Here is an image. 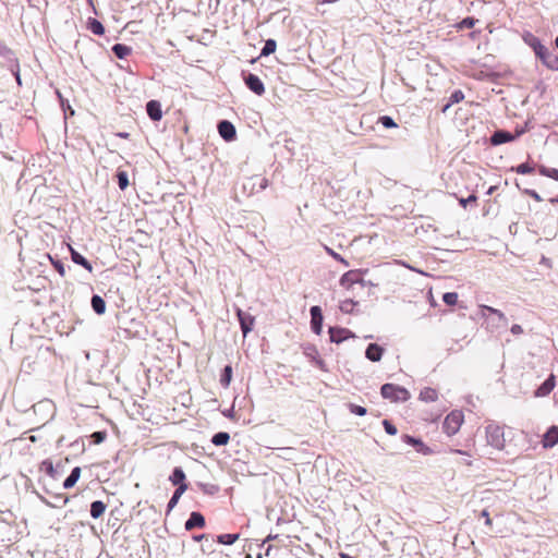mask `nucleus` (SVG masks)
Here are the masks:
<instances>
[{"mask_svg":"<svg viewBox=\"0 0 558 558\" xmlns=\"http://www.w3.org/2000/svg\"><path fill=\"white\" fill-rule=\"evenodd\" d=\"M229 440H230V435L227 432L216 433L211 438V442L215 446H225L229 442Z\"/></svg>","mask_w":558,"mask_h":558,"instance_id":"nucleus-30","label":"nucleus"},{"mask_svg":"<svg viewBox=\"0 0 558 558\" xmlns=\"http://www.w3.org/2000/svg\"><path fill=\"white\" fill-rule=\"evenodd\" d=\"M463 99H464L463 92L460 89L454 90L449 98V102L445 106L442 111L445 112L450 106H452L453 104H458V102L462 101Z\"/></svg>","mask_w":558,"mask_h":558,"instance_id":"nucleus-32","label":"nucleus"},{"mask_svg":"<svg viewBox=\"0 0 558 558\" xmlns=\"http://www.w3.org/2000/svg\"><path fill=\"white\" fill-rule=\"evenodd\" d=\"M186 489H187V485H181V486L177 487V489L174 490L172 497L170 498V500L167 505L168 512L171 511L177 506L180 497Z\"/></svg>","mask_w":558,"mask_h":558,"instance_id":"nucleus-23","label":"nucleus"},{"mask_svg":"<svg viewBox=\"0 0 558 558\" xmlns=\"http://www.w3.org/2000/svg\"><path fill=\"white\" fill-rule=\"evenodd\" d=\"M117 136H119L121 138H129L130 134L126 132H119V133H117Z\"/></svg>","mask_w":558,"mask_h":558,"instance_id":"nucleus-52","label":"nucleus"},{"mask_svg":"<svg viewBox=\"0 0 558 558\" xmlns=\"http://www.w3.org/2000/svg\"><path fill=\"white\" fill-rule=\"evenodd\" d=\"M536 56L543 61V63L550 70H558V56L553 50L548 49L542 44L534 47Z\"/></svg>","mask_w":558,"mask_h":558,"instance_id":"nucleus-5","label":"nucleus"},{"mask_svg":"<svg viewBox=\"0 0 558 558\" xmlns=\"http://www.w3.org/2000/svg\"><path fill=\"white\" fill-rule=\"evenodd\" d=\"M356 284L362 289L365 287L363 271L360 269H352L344 272L339 280V286L347 292H352Z\"/></svg>","mask_w":558,"mask_h":558,"instance_id":"nucleus-1","label":"nucleus"},{"mask_svg":"<svg viewBox=\"0 0 558 558\" xmlns=\"http://www.w3.org/2000/svg\"><path fill=\"white\" fill-rule=\"evenodd\" d=\"M521 134H523V130L517 131L514 134L507 132V131H501V130L496 131L490 137V143L493 145H501V144L514 141Z\"/></svg>","mask_w":558,"mask_h":558,"instance_id":"nucleus-8","label":"nucleus"},{"mask_svg":"<svg viewBox=\"0 0 558 558\" xmlns=\"http://www.w3.org/2000/svg\"><path fill=\"white\" fill-rule=\"evenodd\" d=\"M550 204H558V195L549 199Z\"/></svg>","mask_w":558,"mask_h":558,"instance_id":"nucleus-55","label":"nucleus"},{"mask_svg":"<svg viewBox=\"0 0 558 558\" xmlns=\"http://www.w3.org/2000/svg\"><path fill=\"white\" fill-rule=\"evenodd\" d=\"M106 505L101 500H95L90 505V515L94 519L100 518L106 511Z\"/></svg>","mask_w":558,"mask_h":558,"instance_id":"nucleus-24","label":"nucleus"},{"mask_svg":"<svg viewBox=\"0 0 558 558\" xmlns=\"http://www.w3.org/2000/svg\"><path fill=\"white\" fill-rule=\"evenodd\" d=\"M232 412H233V410L231 409V410H229L228 412H225L223 414H225L226 416H228V417H231V416H232Z\"/></svg>","mask_w":558,"mask_h":558,"instance_id":"nucleus-56","label":"nucleus"},{"mask_svg":"<svg viewBox=\"0 0 558 558\" xmlns=\"http://www.w3.org/2000/svg\"><path fill=\"white\" fill-rule=\"evenodd\" d=\"M373 336H365V339H372Z\"/></svg>","mask_w":558,"mask_h":558,"instance_id":"nucleus-60","label":"nucleus"},{"mask_svg":"<svg viewBox=\"0 0 558 558\" xmlns=\"http://www.w3.org/2000/svg\"><path fill=\"white\" fill-rule=\"evenodd\" d=\"M383 426L387 434L389 435H396L397 434V427L388 420L383 421Z\"/></svg>","mask_w":558,"mask_h":558,"instance_id":"nucleus-45","label":"nucleus"},{"mask_svg":"<svg viewBox=\"0 0 558 558\" xmlns=\"http://www.w3.org/2000/svg\"><path fill=\"white\" fill-rule=\"evenodd\" d=\"M481 317L492 326H499L500 324L507 325V318L502 312H500L497 308L487 306V305H481Z\"/></svg>","mask_w":558,"mask_h":558,"instance_id":"nucleus-3","label":"nucleus"},{"mask_svg":"<svg viewBox=\"0 0 558 558\" xmlns=\"http://www.w3.org/2000/svg\"><path fill=\"white\" fill-rule=\"evenodd\" d=\"M555 44H556V47L558 48V36H557V38L555 40Z\"/></svg>","mask_w":558,"mask_h":558,"instance_id":"nucleus-58","label":"nucleus"},{"mask_svg":"<svg viewBox=\"0 0 558 558\" xmlns=\"http://www.w3.org/2000/svg\"><path fill=\"white\" fill-rule=\"evenodd\" d=\"M329 336L331 342L339 344L347 340H356L357 337L353 335L349 329L345 328H337V327H330L329 328Z\"/></svg>","mask_w":558,"mask_h":558,"instance_id":"nucleus-7","label":"nucleus"},{"mask_svg":"<svg viewBox=\"0 0 558 558\" xmlns=\"http://www.w3.org/2000/svg\"><path fill=\"white\" fill-rule=\"evenodd\" d=\"M477 20L474 17H465L457 24L458 29L472 28L476 24Z\"/></svg>","mask_w":558,"mask_h":558,"instance_id":"nucleus-38","label":"nucleus"},{"mask_svg":"<svg viewBox=\"0 0 558 558\" xmlns=\"http://www.w3.org/2000/svg\"><path fill=\"white\" fill-rule=\"evenodd\" d=\"M477 201L476 195L472 194L468 198H460L459 203L460 205L465 208L469 203H475Z\"/></svg>","mask_w":558,"mask_h":558,"instance_id":"nucleus-46","label":"nucleus"},{"mask_svg":"<svg viewBox=\"0 0 558 558\" xmlns=\"http://www.w3.org/2000/svg\"><path fill=\"white\" fill-rule=\"evenodd\" d=\"M558 442V426H551L545 433L542 444L544 448H551Z\"/></svg>","mask_w":558,"mask_h":558,"instance_id":"nucleus-16","label":"nucleus"},{"mask_svg":"<svg viewBox=\"0 0 558 558\" xmlns=\"http://www.w3.org/2000/svg\"><path fill=\"white\" fill-rule=\"evenodd\" d=\"M272 550V546L271 545H268L266 548H265V556H269L270 555V551Z\"/></svg>","mask_w":558,"mask_h":558,"instance_id":"nucleus-54","label":"nucleus"},{"mask_svg":"<svg viewBox=\"0 0 558 558\" xmlns=\"http://www.w3.org/2000/svg\"><path fill=\"white\" fill-rule=\"evenodd\" d=\"M357 305L359 302L354 301L353 298H345L340 301L339 310L344 314H352L355 312Z\"/></svg>","mask_w":558,"mask_h":558,"instance_id":"nucleus-19","label":"nucleus"},{"mask_svg":"<svg viewBox=\"0 0 558 558\" xmlns=\"http://www.w3.org/2000/svg\"><path fill=\"white\" fill-rule=\"evenodd\" d=\"M511 332H512L513 335H515V336H517V335H521V333L523 332V329H522V327H521L520 325H513V326L511 327Z\"/></svg>","mask_w":558,"mask_h":558,"instance_id":"nucleus-50","label":"nucleus"},{"mask_svg":"<svg viewBox=\"0 0 558 558\" xmlns=\"http://www.w3.org/2000/svg\"><path fill=\"white\" fill-rule=\"evenodd\" d=\"M70 251H71V257H72V260L77 264V265H81L83 266L86 270L88 271H92L93 270V266L92 264L84 257L82 256L80 253H77L74 248H72L70 246Z\"/></svg>","mask_w":558,"mask_h":558,"instance_id":"nucleus-22","label":"nucleus"},{"mask_svg":"<svg viewBox=\"0 0 558 558\" xmlns=\"http://www.w3.org/2000/svg\"><path fill=\"white\" fill-rule=\"evenodd\" d=\"M305 355L308 357V361L313 363L316 367L327 371L326 363L324 359L318 354V351H312L311 353H306Z\"/></svg>","mask_w":558,"mask_h":558,"instance_id":"nucleus-26","label":"nucleus"},{"mask_svg":"<svg viewBox=\"0 0 558 558\" xmlns=\"http://www.w3.org/2000/svg\"><path fill=\"white\" fill-rule=\"evenodd\" d=\"M204 537H205V535H201V536H196V537H195V539H196V541H199V539H202V538H204Z\"/></svg>","mask_w":558,"mask_h":558,"instance_id":"nucleus-57","label":"nucleus"},{"mask_svg":"<svg viewBox=\"0 0 558 558\" xmlns=\"http://www.w3.org/2000/svg\"><path fill=\"white\" fill-rule=\"evenodd\" d=\"M236 315L241 325L242 332L244 336H246V333L252 330L255 318L242 310H238Z\"/></svg>","mask_w":558,"mask_h":558,"instance_id":"nucleus-11","label":"nucleus"},{"mask_svg":"<svg viewBox=\"0 0 558 558\" xmlns=\"http://www.w3.org/2000/svg\"><path fill=\"white\" fill-rule=\"evenodd\" d=\"M513 170L519 174H531L534 172V167L527 162H524L513 168Z\"/></svg>","mask_w":558,"mask_h":558,"instance_id":"nucleus-37","label":"nucleus"},{"mask_svg":"<svg viewBox=\"0 0 558 558\" xmlns=\"http://www.w3.org/2000/svg\"><path fill=\"white\" fill-rule=\"evenodd\" d=\"M442 300L444 302L449 305V306H453L457 304L458 302V293L456 292H447L442 295Z\"/></svg>","mask_w":558,"mask_h":558,"instance_id":"nucleus-39","label":"nucleus"},{"mask_svg":"<svg viewBox=\"0 0 558 558\" xmlns=\"http://www.w3.org/2000/svg\"><path fill=\"white\" fill-rule=\"evenodd\" d=\"M384 351H365L366 357L372 362L380 361Z\"/></svg>","mask_w":558,"mask_h":558,"instance_id":"nucleus-44","label":"nucleus"},{"mask_svg":"<svg viewBox=\"0 0 558 558\" xmlns=\"http://www.w3.org/2000/svg\"><path fill=\"white\" fill-rule=\"evenodd\" d=\"M231 378H232V366L231 365H226L223 371H222V374L220 376V384L223 386V387H228L231 383Z\"/></svg>","mask_w":558,"mask_h":558,"instance_id":"nucleus-31","label":"nucleus"},{"mask_svg":"<svg viewBox=\"0 0 558 558\" xmlns=\"http://www.w3.org/2000/svg\"><path fill=\"white\" fill-rule=\"evenodd\" d=\"M383 398L389 399L393 402H405L410 399V392L398 385L385 384L380 388Z\"/></svg>","mask_w":558,"mask_h":558,"instance_id":"nucleus-2","label":"nucleus"},{"mask_svg":"<svg viewBox=\"0 0 558 558\" xmlns=\"http://www.w3.org/2000/svg\"><path fill=\"white\" fill-rule=\"evenodd\" d=\"M92 437L94 439V442L100 444V442H102L105 440L106 434L104 432H95L92 435Z\"/></svg>","mask_w":558,"mask_h":558,"instance_id":"nucleus-48","label":"nucleus"},{"mask_svg":"<svg viewBox=\"0 0 558 558\" xmlns=\"http://www.w3.org/2000/svg\"><path fill=\"white\" fill-rule=\"evenodd\" d=\"M87 28L95 35L102 36L105 34V27L102 23L96 19H89L87 22Z\"/></svg>","mask_w":558,"mask_h":558,"instance_id":"nucleus-27","label":"nucleus"},{"mask_svg":"<svg viewBox=\"0 0 558 558\" xmlns=\"http://www.w3.org/2000/svg\"><path fill=\"white\" fill-rule=\"evenodd\" d=\"M463 422V414L461 411H452L449 413L442 424L445 433L449 436L454 435Z\"/></svg>","mask_w":558,"mask_h":558,"instance_id":"nucleus-6","label":"nucleus"},{"mask_svg":"<svg viewBox=\"0 0 558 558\" xmlns=\"http://www.w3.org/2000/svg\"><path fill=\"white\" fill-rule=\"evenodd\" d=\"M205 525V518L201 512L194 511L185 521L184 527L186 531H192L195 527H203Z\"/></svg>","mask_w":558,"mask_h":558,"instance_id":"nucleus-13","label":"nucleus"},{"mask_svg":"<svg viewBox=\"0 0 558 558\" xmlns=\"http://www.w3.org/2000/svg\"><path fill=\"white\" fill-rule=\"evenodd\" d=\"M146 111H147L148 117L153 121H159L162 118L161 105L157 100L148 101L146 105Z\"/></svg>","mask_w":558,"mask_h":558,"instance_id":"nucleus-15","label":"nucleus"},{"mask_svg":"<svg viewBox=\"0 0 558 558\" xmlns=\"http://www.w3.org/2000/svg\"><path fill=\"white\" fill-rule=\"evenodd\" d=\"M112 51L117 58L125 59L132 53V48L123 44H116L112 47Z\"/></svg>","mask_w":558,"mask_h":558,"instance_id":"nucleus-25","label":"nucleus"},{"mask_svg":"<svg viewBox=\"0 0 558 558\" xmlns=\"http://www.w3.org/2000/svg\"><path fill=\"white\" fill-rule=\"evenodd\" d=\"M39 498H40V500L43 502H45L47 506L52 507V508H60V507L64 506L68 502V500H69L68 497H65L62 494L53 495L52 496V499H53L52 501L44 498L40 495H39Z\"/></svg>","mask_w":558,"mask_h":558,"instance_id":"nucleus-18","label":"nucleus"},{"mask_svg":"<svg viewBox=\"0 0 558 558\" xmlns=\"http://www.w3.org/2000/svg\"><path fill=\"white\" fill-rule=\"evenodd\" d=\"M169 480L171 481V483L175 486H181V485H187L185 483V473L184 471L182 470V468H174L172 474L170 475Z\"/></svg>","mask_w":558,"mask_h":558,"instance_id":"nucleus-21","label":"nucleus"},{"mask_svg":"<svg viewBox=\"0 0 558 558\" xmlns=\"http://www.w3.org/2000/svg\"><path fill=\"white\" fill-rule=\"evenodd\" d=\"M323 313L319 306L311 307V327L317 335L320 333L323 327Z\"/></svg>","mask_w":558,"mask_h":558,"instance_id":"nucleus-10","label":"nucleus"},{"mask_svg":"<svg viewBox=\"0 0 558 558\" xmlns=\"http://www.w3.org/2000/svg\"><path fill=\"white\" fill-rule=\"evenodd\" d=\"M239 538V534H220L217 542L223 545H232Z\"/></svg>","mask_w":558,"mask_h":558,"instance_id":"nucleus-34","label":"nucleus"},{"mask_svg":"<svg viewBox=\"0 0 558 558\" xmlns=\"http://www.w3.org/2000/svg\"><path fill=\"white\" fill-rule=\"evenodd\" d=\"M366 349H372V350H375V349H383L380 345H378L377 343H368Z\"/></svg>","mask_w":558,"mask_h":558,"instance_id":"nucleus-51","label":"nucleus"},{"mask_svg":"<svg viewBox=\"0 0 558 558\" xmlns=\"http://www.w3.org/2000/svg\"><path fill=\"white\" fill-rule=\"evenodd\" d=\"M379 123L383 124L386 129L397 128V123L393 121L391 117L383 116L379 118Z\"/></svg>","mask_w":558,"mask_h":558,"instance_id":"nucleus-42","label":"nucleus"},{"mask_svg":"<svg viewBox=\"0 0 558 558\" xmlns=\"http://www.w3.org/2000/svg\"><path fill=\"white\" fill-rule=\"evenodd\" d=\"M41 470L46 471V473L48 475H50L51 477H54L56 475V470L53 468V464L51 461L49 460H45L41 462V466H40Z\"/></svg>","mask_w":558,"mask_h":558,"instance_id":"nucleus-41","label":"nucleus"},{"mask_svg":"<svg viewBox=\"0 0 558 558\" xmlns=\"http://www.w3.org/2000/svg\"><path fill=\"white\" fill-rule=\"evenodd\" d=\"M487 444L492 447L501 450L505 447V432L504 428L496 424H489L486 427Z\"/></svg>","mask_w":558,"mask_h":558,"instance_id":"nucleus-4","label":"nucleus"},{"mask_svg":"<svg viewBox=\"0 0 558 558\" xmlns=\"http://www.w3.org/2000/svg\"><path fill=\"white\" fill-rule=\"evenodd\" d=\"M403 440L405 444L415 447L416 451L423 453L425 456L432 453V449L427 447L421 439L412 437L410 435H404Z\"/></svg>","mask_w":558,"mask_h":558,"instance_id":"nucleus-14","label":"nucleus"},{"mask_svg":"<svg viewBox=\"0 0 558 558\" xmlns=\"http://www.w3.org/2000/svg\"><path fill=\"white\" fill-rule=\"evenodd\" d=\"M86 359L87 360L89 359V352L88 351L86 352Z\"/></svg>","mask_w":558,"mask_h":558,"instance_id":"nucleus-61","label":"nucleus"},{"mask_svg":"<svg viewBox=\"0 0 558 558\" xmlns=\"http://www.w3.org/2000/svg\"><path fill=\"white\" fill-rule=\"evenodd\" d=\"M438 398V393L433 388H424L420 392V400L425 402H434Z\"/></svg>","mask_w":558,"mask_h":558,"instance_id":"nucleus-28","label":"nucleus"},{"mask_svg":"<svg viewBox=\"0 0 558 558\" xmlns=\"http://www.w3.org/2000/svg\"><path fill=\"white\" fill-rule=\"evenodd\" d=\"M538 172L543 177H547L556 181L558 180V169L541 166Z\"/></svg>","mask_w":558,"mask_h":558,"instance_id":"nucleus-33","label":"nucleus"},{"mask_svg":"<svg viewBox=\"0 0 558 558\" xmlns=\"http://www.w3.org/2000/svg\"><path fill=\"white\" fill-rule=\"evenodd\" d=\"M556 385V378L551 374L536 390L535 397H546L549 395Z\"/></svg>","mask_w":558,"mask_h":558,"instance_id":"nucleus-17","label":"nucleus"},{"mask_svg":"<svg viewBox=\"0 0 558 558\" xmlns=\"http://www.w3.org/2000/svg\"><path fill=\"white\" fill-rule=\"evenodd\" d=\"M218 132L220 136L226 141H232L236 134L234 125L227 120L219 122Z\"/></svg>","mask_w":558,"mask_h":558,"instance_id":"nucleus-12","label":"nucleus"},{"mask_svg":"<svg viewBox=\"0 0 558 558\" xmlns=\"http://www.w3.org/2000/svg\"><path fill=\"white\" fill-rule=\"evenodd\" d=\"M481 515L484 518V520H485V524H486L487 526H490V525H492V520H490V518H489V513H488V511H487V510H483V511H482V513H481Z\"/></svg>","mask_w":558,"mask_h":558,"instance_id":"nucleus-49","label":"nucleus"},{"mask_svg":"<svg viewBox=\"0 0 558 558\" xmlns=\"http://www.w3.org/2000/svg\"><path fill=\"white\" fill-rule=\"evenodd\" d=\"M277 44L274 39H268L265 43L264 48L262 49L260 56H269L276 51Z\"/></svg>","mask_w":558,"mask_h":558,"instance_id":"nucleus-36","label":"nucleus"},{"mask_svg":"<svg viewBox=\"0 0 558 558\" xmlns=\"http://www.w3.org/2000/svg\"><path fill=\"white\" fill-rule=\"evenodd\" d=\"M327 253L336 260L340 262L344 266H349V262L343 258L340 254L336 253L333 250L326 247Z\"/></svg>","mask_w":558,"mask_h":558,"instance_id":"nucleus-43","label":"nucleus"},{"mask_svg":"<svg viewBox=\"0 0 558 558\" xmlns=\"http://www.w3.org/2000/svg\"><path fill=\"white\" fill-rule=\"evenodd\" d=\"M51 263L53 265V267L57 269V271L63 277L65 275V269H64V266L61 262L59 260H53L51 257Z\"/></svg>","mask_w":558,"mask_h":558,"instance_id":"nucleus-47","label":"nucleus"},{"mask_svg":"<svg viewBox=\"0 0 558 558\" xmlns=\"http://www.w3.org/2000/svg\"><path fill=\"white\" fill-rule=\"evenodd\" d=\"M118 185L124 191L129 186V177L128 173L123 170H119L117 172Z\"/></svg>","mask_w":558,"mask_h":558,"instance_id":"nucleus-35","label":"nucleus"},{"mask_svg":"<svg viewBox=\"0 0 558 558\" xmlns=\"http://www.w3.org/2000/svg\"><path fill=\"white\" fill-rule=\"evenodd\" d=\"M257 558H263V554H262V553H259V554L257 555Z\"/></svg>","mask_w":558,"mask_h":558,"instance_id":"nucleus-59","label":"nucleus"},{"mask_svg":"<svg viewBox=\"0 0 558 558\" xmlns=\"http://www.w3.org/2000/svg\"><path fill=\"white\" fill-rule=\"evenodd\" d=\"M81 476V468L75 466L72 469L70 475L64 480L63 487L65 489L72 488L78 481Z\"/></svg>","mask_w":558,"mask_h":558,"instance_id":"nucleus-20","label":"nucleus"},{"mask_svg":"<svg viewBox=\"0 0 558 558\" xmlns=\"http://www.w3.org/2000/svg\"><path fill=\"white\" fill-rule=\"evenodd\" d=\"M277 536L268 535V537L262 543L260 547H265L266 543L270 539L276 538Z\"/></svg>","mask_w":558,"mask_h":558,"instance_id":"nucleus-53","label":"nucleus"},{"mask_svg":"<svg viewBox=\"0 0 558 558\" xmlns=\"http://www.w3.org/2000/svg\"><path fill=\"white\" fill-rule=\"evenodd\" d=\"M244 82L246 86L256 95L262 96L265 93L264 83L257 75L250 73L244 77Z\"/></svg>","mask_w":558,"mask_h":558,"instance_id":"nucleus-9","label":"nucleus"},{"mask_svg":"<svg viewBox=\"0 0 558 558\" xmlns=\"http://www.w3.org/2000/svg\"><path fill=\"white\" fill-rule=\"evenodd\" d=\"M92 307L98 315H101L106 311V302L101 296L94 295L92 298Z\"/></svg>","mask_w":558,"mask_h":558,"instance_id":"nucleus-29","label":"nucleus"},{"mask_svg":"<svg viewBox=\"0 0 558 558\" xmlns=\"http://www.w3.org/2000/svg\"><path fill=\"white\" fill-rule=\"evenodd\" d=\"M349 410L351 413L355 414V415H359V416H363L367 413V410L366 408L362 407V405H357V404H354V403H349Z\"/></svg>","mask_w":558,"mask_h":558,"instance_id":"nucleus-40","label":"nucleus"}]
</instances>
